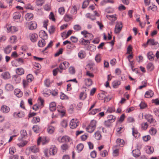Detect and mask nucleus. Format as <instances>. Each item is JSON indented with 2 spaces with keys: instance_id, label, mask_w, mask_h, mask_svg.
<instances>
[{
  "instance_id": "f257e3e1",
  "label": "nucleus",
  "mask_w": 159,
  "mask_h": 159,
  "mask_svg": "<svg viewBox=\"0 0 159 159\" xmlns=\"http://www.w3.org/2000/svg\"><path fill=\"white\" fill-rule=\"evenodd\" d=\"M70 137L67 135L64 136L62 137L60 136L57 138L58 141L60 143H68L70 141Z\"/></svg>"
},
{
  "instance_id": "f03ea898",
  "label": "nucleus",
  "mask_w": 159,
  "mask_h": 159,
  "mask_svg": "<svg viewBox=\"0 0 159 159\" xmlns=\"http://www.w3.org/2000/svg\"><path fill=\"white\" fill-rule=\"evenodd\" d=\"M79 121L76 118L72 119L70 121V126L71 129L75 128L78 126Z\"/></svg>"
},
{
  "instance_id": "7ed1b4c3",
  "label": "nucleus",
  "mask_w": 159,
  "mask_h": 159,
  "mask_svg": "<svg viewBox=\"0 0 159 159\" xmlns=\"http://www.w3.org/2000/svg\"><path fill=\"white\" fill-rule=\"evenodd\" d=\"M122 28V24L121 22H118L116 23L115 27V33L118 34L121 31Z\"/></svg>"
},
{
  "instance_id": "20e7f679",
  "label": "nucleus",
  "mask_w": 159,
  "mask_h": 159,
  "mask_svg": "<svg viewBox=\"0 0 159 159\" xmlns=\"http://www.w3.org/2000/svg\"><path fill=\"white\" fill-rule=\"evenodd\" d=\"M29 38L32 42L34 43L37 41L38 36L35 33H30V34Z\"/></svg>"
},
{
  "instance_id": "39448f33",
  "label": "nucleus",
  "mask_w": 159,
  "mask_h": 159,
  "mask_svg": "<svg viewBox=\"0 0 159 159\" xmlns=\"http://www.w3.org/2000/svg\"><path fill=\"white\" fill-rule=\"evenodd\" d=\"M144 117L150 124L152 123L155 121V120L153 118L152 116L149 114H145Z\"/></svg>"
},
{
  "instance_id": "423d86ee",
  "label": "nucleus",
  "mask_w": 159,
  "mask_h": 159,
  "mask_svg": "<svg viewBox=\"0 0 159 159\" xmlns=\"http://www.w3.org/2000/svg\"><path fill=\"white\" fill-rule=\"evenodd\" d=\"M26 150H29L32 152L36 153L39 152V149L38 147L36 145L31 146L30 147L26 149Z\"/></svg>"
},
{
  "instance_id": "0eeeda50",
  "label": "nucleus",
  "mask_w": 159,
  "mask_h": 159,
  "mask_svg": "<svg viewBox=\"0 0 159 159\" xmlns=\"http://www.w3.org/2000/svg\"><path fill=\"white\" fill-rule=\"evenodd\" d=\"M57 151V148L54 145L51 146L49 150L50 155H54L56 153Z\"/></svg>"
},
{
  "instance_id": "6e6552de",
  "label": "nucleus",
  "mask_w": 159,
  "mask_h": 159,
  "mask_svg": "<svg viewBox=\"0 0 159 159\" xmlns=\"http://www.w3.org/2000/svg\"><path fill=\"white\" fill-rule=\"evenodd\" d=\"M69 66V63L67 61H64L59 66V68L61 70H65Z\"/></svg>"
},
{
  "instance_id": "1a4fd4ad",
  "label": "nucleus",
  "mask_w": 159,
  "mask_h": 159,
  "mask_svg": "<svg viewBox=\"0 0 159 159\" xmlns=\"http://www.w3.org/2000/svg\"><path fill=\"white\" fill-rule=\"evenodd\" d=\"M28 27L30 30H34L37 28V24L35 21H31L29 23Z\"/></svg>"
},
{
  "instance_id": "9d476101",
  "label": "nucleus",
  "mask_w": 159,
  "mask_h": 159,
  "mask_svg": "<svg viewBox=\"0 0 159 159\" xmlns=\"http://www.w3.org/2000/svg\"><path fill=\"white\" fill-rule=\"evenodd\" d=\"M22 139L19 137L18 140L19 142L17 143V145L19 147H22L24 146L27 143V142L26 141L22 140Z\"/></svg>"
},
{
  "instance_id": "9b49d317",
  "label": "nucleus",
  "mask_w": 159,
  "mask_h": 159,
  "mask_svg": "<svg viewBox=\"0 0 159 159\" xmlns=\"http://www.w3.org/2000/svg\"><path fill=\"white\" fill-rule=\"evenodd\" d=\"M12 80L14 83L18 84L21 81L20 77L17 75H14L12 77Z\"/></svg>"
},
{
  "instance_id": "f8f14e48",
  "label": "nucleus",
  "mask_w": 159,
  "mask_h": 159,
  "mask_svg": "<svg viewBox=\"0 0 159 159\" xmlns=\"http://www.w3.org/2000/svg\"><path fill=\"white\" fill-rule=\"evenodd\" d=\"M48 142L46 140V137H39L38 140V144L39 145L40 143H42L43 145L45 144Z\"/></svg>"
},
{
  "instance_id": "ddd939ff",
  "label": "nucleus",
  "mask_w": 159,
  "mask_h": 159,
  "mask_svg": "<svg viewBox=\"0 0 159 159\" xmlns=\"http://www.w3.org/2000/svg\"><path fill=\"white\" fill-rule=\"evenodd\" d=\"M13 116L16 118H22L25 116V114L23 112L19 111L18 112H14L13 113Z\"/></svg>"
},
{
  "instance_id": "4468645a",
  "label": "nucleus",
  "mask_w": 159,
  "mask_h": 159,
  "mask_svg": "<svg viewBox=\"0 0 159 159\" xmlns=\"http://www.w3.org/2000/svg\"><path fill=\"white\" fill-rule=\"evenodd\" d=\"M9 107L5 105H3L1 107V111L4 113H7L10 111Z\"/></svg>"
},
{
  "instance_id": "2eb2a0df",
  "label": "nucleus",
  "mask_w": 159,
  "mask_h": 159,
  "mask_svg": "<svg viewBox=\"0 0 159 159\" xmlns=\"http://www.w3.org/2000/svg\"><path fill=\"white\" fill-rule=\"evenodd\" d=\"M86 56L85 51L83 50H80L78 53V57L80 59L84 58Z\"/></svg>"
},
{
  "instance_id": "dca6fc26",
  "label": "nucleus",
  "mask_w": 159,
  "mask_h": 159,
  "mask_svg": "<svg viewBox=\"0 0 159 159\" xmlns=\"http://www.w3.org/2000/svg\"><path fill=\"white\" fill-rule=\"evenodd\" d=\"M12 49L11 46L10 45H8L4 48V52L6 54H9L11 52Z\"/></svg>"
},
{
  "instance_id": "f3484780",
  "label": "nucleus",
  "mask_w": 159,
  "mask_h": 159,
  "mask_svg": "<svg viewBox=\"0 0 159 159\" xmlns=\"http://www.w3.org/2000/svg\"><path fill=\"white\" fill-rule=\"evenodd\" d=\"M14 94L18 98L21 97L22 96V92L18 89H16L14 90Z\"/></svg>"
},
{
  "instance_id": "a211bd4d",
  "label": "nucleus",
  "mask_w": 159,
  "mask_h": 159,
  "mask_svg": "<svg viewBox=\"0 0 159 159\" xmlns=\"http://www.w3.org/2000/svg\"><path fill=\"white\" fill-rule=\"evenodd\" d=\"M154 94L153 92L151 90L147 91L145 94V97L147 98H149L152 97Z\"/></svg>"
},
{
  "instance_id": "6ab92c4d",
  "label": "nucleus",
  "mask_w": 159,
  "mask_h": 159,
  "mask_svg": "<svg viewBox=\"0 0 159 159\" xmlns=\"http://www.w3.org/2000/svg\"><path fill=\"white\" fill-rule=\"evenodd\" d=\"M58 111L61 114L62 116H63L65 114V110L64 108L61 105H59L57 107Z\"/></svg>"
},
{
  "instance_id": "aec40b11",
  "label": "nucleus",
  "mask_w": 159,
  "mask_h": 159,
  "mask_svg": "<svg viewBox=\"0 0 159 159\" xmlns=\"http://www.w3.org/2000/svg\"><path fill=\"white\" fill-rule=\"evenodd\" d=\"M2 78L4 80H7L10 79L11 76L10 73L8 72L3 73L1 75Z\"/></svg>"
},
{
  "instance_id": "412c9836",
  "label": "nucleus",
  "mask_w": 159,
  "mask_h": 159,
  "mask_svg": "<svg viewBox=\"0 0 159 159\" xmlns=\"http://www.w3.org/2000/svg\"><path fill=\"white\" fill-rule=\"evenodd\" d=\"M39 35L41 38L46 39L48 38V35L45 31L41 30L39 32Z\"/></svg>"
},
{
  "instance_id": "4be33fe9",
  "label": "nucleus",
  "mask_w": 159,
  "mask_h": 159,
  "mask_svg": "<svg viewBox=\"0 0 159 159\" xmlns=\"http://www.w3.org/2000/svg\"><path fill=\"white\" fill-rule=\"evenodd\" d=\"M132 153L134 157H137L140 156L141 153L140 150L137 149L133 150Z\"/></svg>"
},
{
  "instance_id": "5701e85b",
  "label": "nucleus",
  "mask_w": 159,
  "mask_h": 159,
  "mask_svg": "<svg viewBox=\"0 0 159 159\" xmlns=\"http://www.w3.org/2000/svg\"><path fill=\"white\" fill-rule=\"evenodd\" d=\"M5 89L7 91H11L13 90L14 87L12 85L10 84H7L5 86Z\"/></svg>"
},
{
  "instance_id": "b1692460",
  "label": "nucleus",
  "mask_w": 159,
  "mask_h": 159,
  "mask_svg": "<svg viewBox=\"0 0 159 159\" xmlns=\"http://www.w3.org/2000/svg\"><path fill=\"white\" fill-rule=\"evenodd\" d=\"M55 128L52 125L48 126L47 129L48 132L49 134H52L54 132Z\"/></svg>"
},
{
  "instance_id": "393cba45",
  "label": "nucleus",
  "mask_w": 159,
  "mask_h": 159,
  "mask_svg": "<svg viewBox=\"0 0 159 159\" xmlns=\"http://www.w3.org/2000/svg\"><path fill=\"white\" fill-rule=\"evenodd\" d=\"M117 146L122 147L124 144V141L123 139H118L116 140Z\"/></svg>"
},
{
  "instance_id": "a878e982",
  "label": "nucleus",
  "mask_w": 159,
  "mask_h": 159,
  "mask_svg": "<svg viewBox=\"0 0 159 159\" xmlns=\"http://www.w3.org/2000/svg\"><path fill=\"white\" fill-rule=\"evenodd\" d=\"M147 43L150 45H157L158 43L156 42L154 39H150L147 41Z\"/></svg>"
},
{
  "instance_id": "bb28decb",
  "label": "nucleus",
  "mask_w": 159,
  "mask_h": 159,
  "mask_svg": "<svg viewBox=\"0 0 159 159\" xmlns=\"http://www.w3.org/2000/svg\"><path fill=\"white\" fill-rule=\"evenodd\" d=\"M16 72L17 74V75L20 76L24 74V70L22 68H17L16 69Z\"/></svg>"
},
{
  "instance_id": "cd10ccee",
  "label": "nucleus",
  "mask_w": 159,
  "mask_h": 159,
  "mask_svg": "<svg viewBox=\"0 0 159 159\" xmlns=\"http://www.w3.org/2000/svg\"><path fill=\"white\" fill-rule=\"evenodd\" d=\"M56 103L53 102L50 104L49 105V109L51 111H53L56 109Z\"/></svg>"
},
{
  "instance_id": "c85d7f7f",
  "label": "nucleus",
  "mask_w": 159,
  "mask_h": 159,
  "mask_svg": "<svg viewBox=\"0 0 159 159\" xmlns=\"http://www.w3.org/2000/svg\"><path fill=\"white\" fill-rule=\"evenodd\" d=\"M25 19L28 21L32 20L33 19V14L32 13H28L26 14L25 16Z\"/></svg>"
},
{
  "instance_id": "c756f323",
  "label": "nucleus",
  "mask_w": 159,
  "mask_h": 159,
  "mask_svg": "<svg viewBox=\"0 0 159 159\" xmlns=\"http://www.w3.org/2000/svg\"><path fill=\"white\" fill-rule=\"evenodd\" d=\"M116 119V117L112 115H109L107 117V120L112 123L115 121Z\"/></svg>"
},
{
  "instance_id": "7c9ffc66",
  "label": "nucleus",
  "mask_w": 159,
  "mask_h": 159,
  "mask_svg": "<svg viewBox=\"0 0 159 159\" xmlns=\"http://www.w3.org/2000/svg\"><path fill=\"white\" fill-rule=\"evenodd\" d=\"M147 57L149 60L153 61L155 57V55L152 52H148L147 54Z\"/></svg>"
},
{
  "instance_id": "2f4dec72",
  "label": "nucleus",
  "mask_w": 159,
  "mask_h": 159,
  "mask_svg": "<svg viewBox=\"0 0 159 159\" xmlns=\"http://www.w3.org/2000/svg\"><path fill=\"white\" fill-rule=\"evenodd\" d=\"M146 152L148 154H151L154 151V149L152 147L148 146L146 147Z\"/></svg>"
},
{
  "instance_id": "473e14b6",
  "label": "nucleus",
  "mask_w": 159,
  "mask_h": 159,
  "mask_svg": "<svg viewBox=\"0 0 159 159\" xmlns=\"http://www.w3.org/2000/svg\"><path fill=\"white\" fill-rule=\"evenodd\" d=\"M45 41L44 39L39 40L38 42V45L39 47L42 48L45 45Z\"/></svg>"
},
{
  "instance_id": "72a5a7b5",
  "label": "nucleus",
  "mask_w": 159,
  "mask_h": 159,
  "mask_svg": "<svg viewBox=\"0 0 159 159\" xmlns=\"http://www.w3.org/2000/svg\"><path fill=\"white\" fill-rule=\"evenodd\" d=\"M17 37L15 35L11 36L9 39V41L11 43H14L16 42Z\"/></svg>"
},
{
  "instance_id": "f704fd0d",
  "label": "nucleus",
  "mask_w": 159,
  "mask_h": 159,
  "mask_svg": "<svg viewBox=\"0 0 159 159\" xmlns=\"http://www.w3.org/2000/svg\"><path fill=\"white\" fill-rule=\"evenodd\" d=\"M89 42V40L84 39L83 38L80 39L79 40L80 43L83 45H86Z\"/></svg>"
},
{
  "instance_id": "c9c22d12",
  "label": "nucleus",
  "mask_w": 159,
  "mask_h": 159,
  "mask_svg": "<svg viewBox=\"0 0 159 159\" xmlns=\"http://www.w3.org/2000/svg\"><path fill=\"white\" fill-rule=\"evenodd\" d=\"M87 97L86 93L84 92H82L80 93L79 98L80 99L82 100H84Z\"/></svg>"
},
{
  "instance_id": "e433bc0d",
  "label": "nucleus",
  "mask_w": 159,
  "mask_h": 159,
  "mask_svg": "<svg viewBox=\"0 0 159 159\" xmlns=\"http://www.w3.org/2000/svg\"><path fill=\"white\" fill-rule=\"evenodd\" d=\"M132 134L135 137L137 138L139 136L140 134L137 130H135L134 128H132Z\"/></svg>"
},
{
  "instance_id": "4c0bfd02",
  "label": "nucleus",
  "mask_w": 159,
  "mask_h": 159,
  "mask_svg": "<svg viewBox=\"0 0 159 159\" xmlns=\"http://www.w3.org/2000/svg\"><path fill=\"white\" fill-rule=\"evenodd\" d=\"M73 17L71 15H66L64 17L65 21L68 22L73 19Z\"/></svg>"
},
{
  "instance_id": "58836bf2",
  "label": "nucleus",
  "mask_w": 159,
  "mask_h": 159,
  "mask_svg": "<svg viewBox=\"0 0 159 159\" xmlns=\"http://www.w3.org/2000/svg\"><path fill=\"white\" fill-rule=\"evenodd\" d=\"M147 67L148 70L150 71H152L154 68L153 64L151 62L148 63L147 65Z\"/></svg>"
},
{
  "instance_id": "ea45409f",
  "label": "nucleus",
  "mask_w": 159,
  "mask_h": 159,
  "mask_svg": "<svg viewBox=\"0 0 159 159\" xmlns=\"http://www.w3.org/2000/svg\"><path fill=\"white\" fill-rule=\"evenodd\" d=\"M62 72V71L61 70V69H60L59 68H57L53 70V75L54 76H56L57 75L58 72H59L61 73Z\"/></svg>"
},
{
  "instance_id": "a19ab883",
  "label": "nucleus",
  "mask_w": 159,
  "mask_h": 159,
  "mask_svg": "<svg viewBox=\"0 0 159 159\" xmlns=\"http://www.w3.org/2000/svg\"><path fill=\"white\" fill-rule=\"evenodd\" d=\"M76 148L78 152H80L83 150L84 145L80 143L77 146Z\"/></svg>"
},
{
  "instance_id": "79ce46f5",
  "label": "nucleus",
  "mask_w": 159,
  "mask_h": 159,
  "mask_svg": "<svg viewBox=\"0 0 159 159\" xmlns=\"http://www.w3.org/2000/svg\"><path fill=\"white\" fill-rule=\"evenodd\" d=\"M94 128L93 126L92 127L90 125H89L86 128V129L87 132L91 133L93 132L94 130Z\"/></svg>"
},
{
  "instance_id": "37998d69",
  "label": "nucleus",
  "mask_w": 159,
  "mask_h": 159,
  "mask_svg": "<svg viewBox=\"0 0 159 159\" xmlns=\"http://www.w3.org/2000/svg\"><path fill=\"white\" fill-rule=\"evenodd\" d=\"M95 60L97 63H99L101 61L100 54H97L95 57Z\"/></svg>"
},
{
  "instance_id": "c03bdc74",
  "label": "nucleus",
  "mask_w": 159,
  "mask_h": 159,
  "mask_svg": "<svg viewBox=\"0 0 159 159\" xmlns=\"http://www.w3.org/2000/svg\"><path fill=\"white\" fill-rule=\"evenodd\" d=\"M108 2L113 3H114L113 0H103L101 2L100 4L102 5H104L106 3Z\"/></svg>"
},
{
  "instance_id": "a18cd8bd",
  "label": "nucleus",
  "mask_w": 159,
  "mask_h": 159,
  "mask_svg": "<svg viewBox=\"0 0 159 159\" xmlns=\"http://www.w3.org/2000/svg\"><path fill=\"white\" fill-rule=\"evenodd\" d=\"M115 16L116 15H107L106 17L109 20H111V19H112L111 20L115 21L116 20V18Z\"/></svg>"
},
{
  "instance_id": "49530a36",
  "label": "nucleus",
  "mask_w": 159,
  "mask_h": 159,
  "mask_svg": "<svg viewBox=\"0 0 159 159\" xmlns=\"http://www.w3.org/2000/svg\"><path fill=\"white\" fill-rule=\"evenodd\" d=\"M33 76L31 74H28L27 76V80L28 82H31L33 80Z\"/></svg>"
},
{
  "instance_id": "de8ad7c7",
  "label": "nucleus",
  "mask_w": 159,
  "mask_h": 159,
  "mask_svg": "<svg viewBox=\"0 0 159 159\" xmlns=\"http://www.w3.org/2000/svg\"><path fill=\"white\" fill-rule=\"evenodd\" d=\"M20 134L21 139L24 138L25 136H27V133L26 131V130L25 129L22 130L20 131Z\"/></svg>"
},
{
  "instance_id": "09e8293b",
  "label": "nucleus",
  "mask_w": 159,
  "mask_h": 159,
  "mask_svg": "<svg viewBox=\"0 0 159 159\" xmlns=\"http://www.w3.org/2000/svg\"><path fill=\"white\" fill-rule=\"evenodd\" d=\"M73 28L75 31H78L81 30V27L78 24L75 25L74 26Z\"/></svg>"
},
{
  "instance_id": "8fccbe9b",
  "label": "nucleus",
  "mask_w": 159,
  "mask_h": 159,
  "mask_svg": "<svg viewBox=\"0 0 159 159\" xmlns=\"http://www.w3.org/2000/svg\"><path fill=\"white\" fill-rule=\"evenodd\" d=\"M149 132L151 135H154L157 133V130L155 128L152 127L149 130Z\"/></svg>"
},
{
  "instance_id": "3c124183",
  "label": "nucleus",
  "mask_w": 159,
  "mask_h": 159,
  "mask_svg": "<svg viewBox=\"0 0 159 159\" xmlns=\"http://www.w3.org/2000/svg\"><path fill=\"white\" fill-rule=\"evenodd\" d=\"M148 126V125L146 122H143L141 124V128L142 129L146 130Z\"/></svg>"
},
{
  "instance_id": "603ef678",
  "label": "nucleus",
  "mask_w": 159,
  "mask_h": 159,
  "mask_svg": "<svg viewBox=\"0 0 159 159\" xmlns=\"http://www.w3.org/2000/svg\"><path fill=\"white\" fill-rule=\"evenodd\" d=\"M90 0H85L83 2L82 8H85L87 7L89 4Z\"/></svg>"
},
{
  "instance_id": "864d4df0",
  "label": "nucleus",
  "mask_w": 159,
  "mask_h": 159,
  "mask_svg": "<svg viewBox=\"0 0 159 159\" xmlns=\"http://www.w3.org/2000/svg\"><path fill=\"white\" fill-rule=\"evenodd\" d=\"M101 135L100 134V133L99 132L97 131L95 133L94 136L95 137V139L97 140H100L101 137Z\"/></svg>"
},
{
  "instance_id": "5fc2aeb1",
  "label": "nucleus",
  "mask_w": 159,
  "mask_h": 159,
  "mask_svg": "<svg viewBox=\"0 0 159 159\" xmlns=\"http://www.w3.org/2000/svg\"><path fill=\"white\" fill-rule=\"evenodd\" d=\"M60 98L62 100H68L69 97L63 93H61L60 95Z\"/></svg>"
},
{
  "instance_id": "6e6d98bb",
  "label": "nucleus",
  "mask_w": 159,
  "mask_h": 159,
  "mask_svg": "<svg viewBox=\"0 0 159 159\" xmlns=\"http://www.w3.org/2000/svg\"><path fill=\"white\" fill-rule=\"evenodd\" d=\"M39 117L38 116H37L36 117H34L31 121L33 123H36L39 122Z\"/></svg>"
},
{
  "instance_id": "4d7b16f0",
  "label": "nucleus",
  "mask_w": 159,
  "mask_h": 159,
  "mask_svg": "<svg viewBox=\"0 0 159 159\" xmlns=\"http://www.w3.org/2000/svg\"><path fill=\"white\" fill-rule=\"evenodd\" d=\"M157 6L155 5H152L150 6L148 8V11L151 10L153 11H156L157 10Z\"/></svg>"
},
{
  "instance_id": "13d9d810",
  "label": "nucleus",
  "mask_w": 159,
  "mask_h": 159,
  "mask_svg": "<svg viewBox=\"0 0 159 159\" xmlns=\"http://www.w3.org/2000/svg\"><path fill=\"white\" fill-rule=\"evenodd\" d=\"M120 84V82L119 81H115L113 82L112 85L114 88H116Z\"/></svg>"
},
{
  "instance_id": "bf43d9fd",
  "label": "nucleus",
  "mask_w": 159,
  "mask_h": 159,
  "mask_svg": "<svg viewBox=\"0 0 159 159\" xmlns=\"http://www.w3.org/2000/svg\"><path fill=\"white\" fill-rule=\"evenodd\" d=\"M100 111L101 109L99 108L95 109L92 110L89 113V114L91 115H94L97 112H98Z\"/></svg>"
},
{
  "instance_id": "052dcab7",
  "label": "nucleus",
  "mask_w": 159,
  "mask_h": 159,
  "mask_svg": "<svg viewBox=\"0 0 159 159\" xmlns=\"http://www.w3.org/2000/svg\"><path fill=\"white\" fill-rule=\"evenodd\" d=\"M61 148L62 150L66 151L68 148V146L67 144H64L61 145Z\"/></svg>"
},
{
  "instance_id": "680f3d73",
  "label": "nucleus",
  "mask_w": 159,
  "mask_h": 159,
  "mask_svg": "<svg viewBox=\"0 0 159 159\" xmlns=\"http://www.w3.org/2000/svg\"><path fill=\"white\" fill-rule=\"evenodd\" d=\"M112 123V122L107 120L104 122V125L106 127H109L111 126Z\"/></svg>"
},
{
  "instance_id": "e2e57ef3",
  "label": "nucleus",
  "mask_w": 159,
  "mask_h": 159,
  "mask_svg": "<svg viewBox=\"0 0 159 159\" xmlns=\"http://www.w3.org/2000/svg\"><path fill=\"white\" fill-rule=\"evenodd\" d=\"M49 18L50 20H51L53 21H55V19L53 13L52 12H51L50 13Z\"/></svg>"
},
{
  "instance_id": "0e129e2a",
  "label": "nucleus",
  "mask_w": 159,
  "mask_h": 159,
  "mask_svg": "<svg viewBox=\"0 0 159 159\" xmlns=\"http://www.w3.org/2000/svg\"><path fill=\"white\" fill-rule=\"evenodd\" d=\"M70 13L72 14H75L77 13V9L75 6H73L70 10Z\"/></svg>"
},
{
  "instance_id": "69168bd1",
  "label": "nucleus",
  "mask_w": 159,
  "mask_h": 159,
  "mask_svg": "<svg viewBox=\"0 0 159 159\" xmlns=\"http://www.w3.org/2000/svg\"><path fill=\"white\" fill-rule=\"evenodd\" d=\"M108 154V152L106 150H104L100 153L101 156L104 157L107 155Z\"/></svg>"
},
{
  "instance_id": "338daca9",
  "label": "nucleus",
  "mask_w": 159,
  "mask_h": 159,
  "mask_svg": "<svg viewBox=\"0 0 159 159\" xmlns=\"http://www.w3.org/2000/svg\"><path fill=\"white\" fill-rule=\"evenodd\" d=\"M75 46L74 44L72 43L71 42V43L69 44L66 46L67 48L69 49H72L75 48Z\"/></svg>"
},
{
  "instance_id": "774afa93",
  "label": "nucleus",
  "mask_w": 159,
  "mask_h": 159,
  "mask_svg": "<svg viewBox=\"0 0 159 159\" xmlns=\"http://www.w3.org/2000/svg\"><path fill=\"white\" fill-rule=\"evenodd\" d=\"M147 105L143 102H141L139 105L141 109H143L147 107Z\"/></svg>"
}]
</instances>
